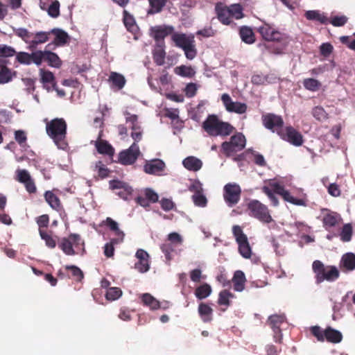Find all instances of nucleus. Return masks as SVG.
<instances>
[{
	"instance_id": "obj_1",
	"label": "nucleus",
	"mask_w": 355,
	"mask_h": 355,
	"mask_svg": "<svg viewBox=\"0 0 355 355\" xmlns=\"http://www.w3.org/2000/svg\"><path fill=\"white\" fill-rule=\"evenodd\" d=\"M202 127L210 136L225 137L230 135L234 128L229 123L224 122L215 114H210L202 123Z\"/></svg>"
},
{
	"instance_id": "obj_2",
	"label": "nucleus",
	"mask_w": 355,
	"mask_h": 355,
	"mask_svg": "<svg viewBox=\"0 0 355 355\" xmlns=\"http://www.w3.org/2000/svg\"><path fill=\"white\" fill-rule=\"evenodd\" d=\"M312 270L315 275L316 284H320L324 281L334 282L340 275L339 270L334 266H324L320 260H315L312 263Z\"/></svg>"
},
{
	"instance_id": "obj_3",
	"label": "nucleus",
	"mask_w": 355,
	"mask_h": 355,
	"mask_svg": "<svg viewBox=\"0 0 355 355\" xmlns=\"http://www.w3.org/2000/svg\"><path fill=\"white\" fill-rule=\"evenodd\" d=\"M310 331L319 342L327 341L330 343L337 344L340 343L343 338L340 331L330 326L327 327L324 329H322L318 325L312 326L310 328Z\"/></svg>"
},
{
	"instance_id": "obj_4",
	"label": "nucleus",
	"mask_w": 355,
	"mask_h": 355,
	"mask_svg": "<svg viewBox=\"0 0 355 355\" xmlns=\"http://www.w3.org/2000/svg\"><path fill=\"white\" fill-rule=\"evenodd\" d=\"M171 39L177 46L184 50L187 59L193 60L196 56L197 50L195 46L193 35H187L184 33H174Z\"/></svg>"
},
{
	"instance_id": "obj_5",
	"label": "nucleus",
	"mask_w": 355,
	"mask_h": 355,
	"mask_svg": "<svg viewBox=\"0 0 355 355\" xmlns=\"http://www.w3.org/2000/svg\"><path fill=\"white\" fill-rule=\"evenodd\" d=\"M46 132L52 138L54 142L61 148L59 143L62 141L66 135L67 125L62 119H55L47 123Z\"/></svg>"
},
{
	"instance_id": "obj_6",
	"label": "nucleus",
	"mask_w": 355,
	"mask_h": 355,
	"mask_svg": "<svg viewBox=\"0 0 355 355\" xmlns=\"http://www.w3.org/2000/svg\"><path fill=\"white\" fill-rule=\"evenodd\" d=\"M248 211L249 216L263 223H270L273 221L268 208L260 201H250L248 204Z\"/></svg>"
},
{
	"instance_id": "obj_7",
	"label": "nucleus",
	"mask_w": 355,
	"mask_h": 355,
	"mask_svg": "<svg viewBox=\"0 0 355 355\" xmlns=\"http://www.w3.org/2000/svg\"><path fill=\"white\" fill-rule=\"evenodd\" d=\"M245 137L242 133H236L232 136L229 141H224L221 144V149L227 157L243 150L245 146Z\"/></svg>"
},
{
	"instance_id": "obj_8",
	"label": "nucleus",
	"mask_w": 355,
	"mask_h": 355,
	"mask_svg": "<svg viewBox=\"0 0 355 355\" xmlns=\"http://www.w3.org/2000/svg\"><path fill=\"white\" fill-rule=\"evenodd\" d=\"M232 233L239 245V253L245 259L250 258L252 250L250 246L248 237L243 233L242 228L239 225H234L232 227Z\"/></svg>"
},
{
	"instance_id": "obj_9",
	"label": "nucleus",
	"mask_w": 355,
	"mask_h": 355,
	"mask_svg": "<svg viewBox=\"0 0 355 355\" xmlns=\"http://www.w3.org/2000/svg\"><path fill=\"white\" fill-rule=\"evenodd\" d=\"M84 245V241L78 234H71L67 238H62L58 243V247L67 255H75L76 253L73 249Z\"/></svg>"
},
{
	"instance_id": "obj_10",
	"label": "nucleus",
	"mask_w": 355,
	"mask_h": 355,
	"mask_svg": "<svg viewBox=\"0 0 355 355\" xmlns=\"http://www.w3.org/2000/svg\"><path fill=\"white\" fill-rule=\"evenodd\" d=\"M140 151L138 146L134 142L130 147L119 153V160L124 165H130L135 162Z\"/></svg>"
},
{
	"instance_id": "obj_11",
	"label": "nucleus",
	"mask_w": 355,
	"mask_h": 355,
	"mask_svg": "<svg viewBox=\"0 0 355 355\" xmlns=\"http://www.w3.org/2000/svg\"><path fill=\"white\" fill-rule=\"evenodd\" d=\"M42 51H36L32 53L19 52L16 54V60L20 64L29 65L33 62L37 66H40L42 64Z\"/></svg>"
},
{
	"instance_id": "obj_12",
	"label": "nucleus",
	"mask_w": 355,
	"mask_h": 355,
	"mask_svg": "<svg viewBox=\"0 0 355 355\" xmlns=\"http://www.w3.org/2000/svg\"><path fill=\"white\" fill-rule=\"evenodd\" d=\"M263 123L266 128L277 132L278 135L281 134L283 130L284 121L282 119L274 114H268L263 116Z\"/></svg>"
},
{
	"instance_id": "obj_13",
	"label": "nucleus",
	"mask_w": 355,
	"mask_h": 355,
	"mask_svg": "<svg viewBox=\"0 0 355 355\" xmlns=\"http://www.w3.org/2000/svg\"><path fill=\"white\" fill-rule=\"evenodd\" d=\"M221 100L228 112L243 114L247 110V105L245 103L232 101L231 97L227 94H223L221 96Z\"/></svg>"
},
{
	"instance_id": "obj_14",
	"label": "nucleus",
	"mask_w": 355,
	"mask_h": 355,
	"mask_svg": "<svg viewBox=\"0 0 355 355\" xmlns=\"http://www.w3.org/2000/svg\"><path fill=\"white\" fill-rule=\"evenodd\" d=\"M279 135L282 139L297 146H301L303 143L302 135L291 126L286 127L285 131L282 130Z\"/></svg>"
},
{
	"instance_id": "obj_15",
	"label": "nucleus",
	"mask_w": 355,
	"mask_h": 355,
	"mask_svg": "<svg viewBox=\"0 0 355 355\" xmlns=\"http://www.w3.org/2000/svg\"><path fill=\"white\" fill-rule=\"evenodd\" d=\"M137 262L135 263V268L139 272L144 273L150 269L149 254L144 250L139 249L135 254Z\"/></svg>"
},
{
	"instance_id": "obj_16",
	"label": "nucleus",
	"mask_w": 355,
	"mask_h": 355,
	"mask_svg": "<svg viewBox=\"0 0 355 355\" xmlns=\"http://www.w3.org/2000/svg\"><path fill=\"white\" fill-rule=\"evenodd\" d=\"M17 180L23 183L29 193H34L36 187L29 173L25 169H18L16 171Z\"/></svg>"
},
{
	"instance_id": "obj_17",
	"label": "nucleus",
	"mask_w": 355,
	"mask_h": 355,
	"mask_svg": "<svg viewBox=\"0 0 355 355\" xmlns=\"http://www.w3.org/2000/svg\"><path fill=\"white\" fill-rule=\"evenodd\" d=\"M264 192L268 194L269 198H272V191L282 196L284 200H295L293 198H291L289 193L286 191L284 187L276 182H272L270 183V187H264L263 188Z\"/></svg>"
},
{
	"instance_id": "obj_18",
	"label": "nucleus",
	"mask_w": 355,
	"mask_h": 355,
	"mask_svg": "<svg viewBox=\"0 0 355 355\" xmlns=\"http://www.w3.org/2000/svg\"><path fill=\"white\" fill-rule=\"evenodd\" d=\"M173 31L174 28L172 26H156L150 28V35L156 41H159L171 34Z\"/></svg>"
},
{
	"instance_id": "obj_19",
	"label": "nucleus",
	"mask_w": 355,
	"mask_h": 355,
	"mask_svg": "<svg viewBox=\"0 0 355 355\" xmlns=\"http://www.w3.org/2000/svg\"><path fill=\"white\" fill-rule=\"evenodd\" d=\"M165 167V163L162 159H155L146 162L144 166V170L148 174H157L162 172Z\"/></svg>"
},
{
	"instance_id": "obj_20",
	"label": "nucleus",
	"mask_w": 355,
	"mask_h": 355,
	"mask_svg": "<svg viewBox=\"0 0 355 355\" xmlns=\"http://www.w3.org/2000/svg\"><path fill=\"white\" fill-rule=\"evenodd\" d=\"M259 32L267 41H280L281 33L270 27L268 24H264L259 28Z\"/></svg>"
},
{
	"instance_id": "obj_21",
	"label": "nucleus",
	"mask_w": 355,
	"mask_h": 355,
	"mask_svg": "<svg viewBox=\"0 0 355 355\" xmlns=\"http://www.w3.org/2000/svg\"><path fill=\"white\" fill-rule=\"evenodd\" d=\"M7 63V60L0 58V84L9 83L16 74L6 66Z\"/></svg>"
},
{
	"instance_id": "obj_22",
	"label": "nucleus",
	"mask_w": 355,
	"mask_h": 355,
	"mask_svg": "<svg viewBox=\"0 0 355 355\" xmlns=\"http://www.w3.org/2000/svg\"><path fill=\"white\" fill-rule=\"evenodd\" d=\"M340 220L341 218L339 214L328 210L324 214L322 219L324 227L327 230H329L331 227H336Z\"/></svg>"
},
{
	"instance_id": "obj_23",
	"label": "nucleus",
	"mask_w": 355,
	"mask_h": 355,
	"mask_svg": "<svg viewBox=\"0 0 355 355\" xmlns=\"http://www.w3.org/2000/svg\"><path fill=\"white\" fill-rule=\"evenodd\" d=\"M241 188L235 183L227 184L224 187L225 200H238L241 194Z\"/></svg>"
},
{
	"instance_id": "obj_24",
	"label": "nucleus",
	"mask_w": 355,
	"mask_h": 355,
	"mask_svg": "<svg viewBox=\"0 0 355 355\" xmlns=\"http://www.w3.org/2000/svg\"><path fill=\"white\" fill-rule=\"evenodd\" d=\"M51 32L40 31L35 34L33 33L34 38L30 42V46H28L29 50H33L37 48V45L45 43L49 40V36Z\"/></svg>"
},
{
	"instance_id": "obj_25",
	"label": "nucleus",
	"mask_w": 355,
	"mask_h": 355,
	"mask_svg": "<svg viewBox=\"0 0 355 355\" xmlns=\"http://www.w3.org/2000/svg\"><path fill=\"white\" fill-rule=\"evenodd\" d=\"M216 11L218 19L225 25L231 23L230 13L227 6H223L221 3H217L216 6Z\"/></svg>"
},
{
	"instance_id": "obj_26",
	"label": "nucleus",
	"mask_w": 355,
	"mask_h": 355,
	"mask_svg": "<svg viewBox=\"0 0 355 355\" xmlns=\"http://www.w3.org/2000/svg\"><path fill=\"white\" fill-rule=\"evenodd\" d=\"M182 164L187 169L192 171H199L202 166V161L193 156H189L185 158Z\"/></svg>"
},
{
	"instance_id": "obj_27",
	"label": "nucleus",
	"mask_w": 355,
	"mask_h": 355,
	"mask_svg": "<svg viewBox=\"0 0 355 355\" xmlns=\"http://www.w3.org/2000/svg\"><path fill=\"white\" fill-rule=\"evenodd\" d=\"M245 281L246 279L244 272L241 270H236L232 279L234 291L239 292L242 291L244 289Z\"/></svg>"
},
{
	"instance_id": "obj_28",
	"label": "nucleus",
	"mask_w": 355,
	"mask_h": 355,
	"mask_svg": "<svg viewBox=\"0 0 355 355\" xmlns=\"http://www.w3.org/2000/svg\"><path fill=\"white\" fill-rule=\"evenodd\" d=\"M198 313L204 322H209L212 320L213 309L205 303H200L198 306Z\"/></svg>"
},
{
	"instance_id": "obj_29",
	"label": "nucleus",
	"mask_w": 355,
	"mask_h": 355,
	"mask_svg": "<svg viewBox=\"0 0 355 355\" xmlns=\"http://www.w3.org/2000/svg\"><path fill=\"white\" fill-rule=\"evenodd\" d=\"M42 61L46 60L48 61L49 65L56 68H59L61 66L62 62L57 54L50 51H42Z\"/></svg>"
},
{
	"instance_id": "obj_30",
	"label": "nucleus",
	"mask_w": 355,
	"mask_h": 355,
	"mask_svg": "<svg viewBox=\"0 0 355 355\" xmlns=\"http://www.w3.org/2000/svg\"><path fill=\"white\" fill-rule=\"evenodd\" d=\"M343 267L347 271L355 270V254L352 252L345 254L341 259Z\"/></svg>"
},
{
	"instance_id": "obj_31",
	"label": "nucleus",
	"mask_w": 355,
	"mask_h": 355,
	"mask_svg": "<svg viewBox=\"0 0 355 355\" xmlns=\"http://www.w3.org/2000/svg\"><path fill=\"white\" fill-rule=\"evenodd\" d=\"M108 81L112 83L113 87H116L118 89H121L126 82L125 77L116 72H111Z\"/></svg>"
},
{
	"instance_id": "obj_32",
	"label": "nucleus",
	"mask_w": 355,
	"mask_h": 355,
	"mask_svg": "<svg viewBox=\"0 0 355 355\" xmlns=\"http://www.w3.org/2000/svg\"><path fill=\"white\" fill-rule=\"evenodd\" d=\"M211 292V286L207 283H203L196 288L194 294L198 300H203L209 297Z\"/></svg>"
},
{
	"instance_id": "obj_33",
	"label": "nucleus",
	"mask_w": 355,
	"mask_h": 355,
	"mask_svg": "<svg viewBox=\"0 0 355 355\" xmlns=\"http://www.w3.org/2000/svg\"><path fill=\"white\" fill-rule=\"evenodd\" d=\"M144 305L148 306L151 310H157L160 307L159 302L149 293H144L141 296Z\"/></svg>"
},
{
	"instance_id": "obj_34",
	"label": "nucleus",
	"mask_w": 355,
	"mask_h": 355,
	"mask_svg": "<svg viewBox=\"0 0 355 355\" xmlns=\"http://www.w3.org/2000/svg\"><path fill=\"white\" fill-rule=\"evenodd\" d=\"M285 321V316L284 315H272L268 318V322L270 327L272 329L273 331H278L281 328V325Z\"/></svg>"
},
{
	"instance_id": "obj_35",
	"label": "nucleus",
	"mask_w": 355,
	"mask_h": 355,
	"mask_svg": "<svg viewBox=\"0 0 355 355\" xmlns=\"http://www.w3.org/2000/svg\"><path fill=\"white\" fill-rule=\"evenodd\" d=\"M353 235V227L351 223L345 224L339 234L340 241L347 243L352 240Z\"/></svg>"
},
{
	"instance_id": "obj_36",
	"label": "nucleus",
	"mask_w": 355,
	"mask_h": 355,
	"mask_svg": "<svg viewBox=\"0 0 355 355\" xmlns=\"http://www.w3.org/2000/svg\"><path fill=\"white\" fill-rule=\"evenodd\" d=\"M153 59L155 62L162 66L164 64L166 53L162 45H157L153 52Z\"/></svg>"
},
{
	"instance_id": "obj_37",
	"label": "nucleus",
	"mask_w": 355,
	"mask_h": 355,
	"mask_svg": "<svg viewBox=\"0 0 355 355\" xmlns=\"http://www.w3.org/2000/svg\"><path fill=\"white\" fill-rule=\"evenodd\" d=\"M50 32L51 33H53L55 35L54 40L55 44L63 45L67 42L69 36L67 33L63 30L59 28H53Z\"/></svg>"
},
{
	"instance_id": "obj_38",
	"label": "nucleus",
	"mask_w": 355,
	"mask_h": 355,
	"mask_svg": "<svg viewBox=\"0 0 355 355\" xmlns=\"http://www.w3.org/2000/svg\"><path fill=\"white\" fill-rule=\"evenodd\" d=\"M240 35L242 40L247 44H252L255 41L254 33L249 27H242L240 30Z\"/></svg>"
},
{
	"instance_id": "obj_39",
	"label": "nucleus",
	"mask_w": 355,
	"mask_h": 355,
	"mask_svg": "<svg viewBox=\"0 0 355 355\" xmlns=\"http://www.w3.org/2000/svg\"><path fill=\"white\" fill-rule=\"evenodd\" d=\"M123 241L122 239H112L109 243H107L104 246V254L107 258L112 257L114 252V245L121 243Z\"/></svg>"
},
{
	"instance_id": "obj_40",
	"label": "nucleus",
	"mask_w": 355,
	"mask_h": 355,
	"mask_svg": "<svg viewBox=\"0 0 355 355\" xmlns=\"http://www.w3.org/2000/svg\"><path fill=\"white\" fill-rule=\"evenodd\" d=\"M305 16L309 20H315L320 21L321 24H326L328 21L326 16L320 13L318 10H309L305 13Z\"/></svg>"
},
{
	"instance_id": "obj_41",
	"label": "nucleus",
	"mask_w": 355,
	"mask_h": 355,
	"mask_svg": "<svg viewBox=\"0 0 355 355\" xmlns=\"http://www.w3.org/2000/svg\"><path fill=\"white\" fill-rule=\"evenodd\" d=\"M105 225L110 228L111 231H113L116 236V239L124 238V233L119 228L118 223L112 220L111 218L107 217L105 220Z\"/></svg>"
},
{
	"instance_id": "obj_42",
	"label": "nucleus",
	"mask_w": 355,
	"mask_h": 355,
	"mask_svg": "<svg viewBox=\"0 0 355 355\" xmlns=\"http://www.w3.org/2000/svg\"><path fill=\"white\" fill-rule=\"evenodd\" d=\"M234 295L227 290H223L219 293L218 304L220 306H229L230 305V298H232Z\"/></svg>"
},
{
	"instance_id": "obj_43",
	"label": "nucleus",
	"mask_w": 355,
	"mask_h": 355,
	"mask_svg": "<svg viewBox=\"0 0 355 355\" xmlns=\"http://www.w3.org/2000/svg\"><path fill=\"white\" fill-rule=\"evenodd\" d=\"M14 33L16 35L21 38L27 44L30 46L31 38L33 36V33L29 32L26 28H14Z\"/></svg>"
},
{
	"instance_id": "obj_44",
	"label": "nucleus",
	"mask_w": 355,
	"mask_h": 355,
	"mask_svg": "<svg viewBox=\"0 0 355 355\" xmlns=\"http://www.w3.org/2000/svg\"><path fill=\"white\" fill-rule=\"evenodd\" d=\"M96 147L97 148L98 152L101 154H106L111 155L114 153L112 147L106 141H96Z\"/></svg>"
},
{
	"instance_id": "obj_45",
	"label": "nucleus",
	"mask_w": 355,
	"mask_h": 355,
	"mask_svg": "<svg viewBox=\"0 0 355 355\" xmlns=\"http://www.w3.org/2000/svg\"><path fill=\"white\" fill-rule=\"evenodd\" d=\"M151 9L148 11V14H155L159 12L165 6L167 0H148Z\"/></svg>"
},
{
	"instance_id": "obj_46",
	"label": "nucleus",
	"mask_w": 355,
	"mask_h": 355,
	"mask_svg": "<svg viewBox=\"0 0 355 355\" xmlns=\"http://www.w3.org/2000/svg\"><path fill=\"white\" fill-rule=\"evenodd\" d=\"M175 73L184 77H192L195 74V71L191 67L182 65L175 68Z\"/></svg>"
},
{
	"instance_id": "obj_47",
	"label": "nucleus",
	"mask_w": 355,
	"mask_h": 355,
	"mask_svg": "<svg viewBox=\"0 0 355 355\" xmlns=\"http://www.w3.org/2000/svg\"><path fill=\"white\" fill-rule=\"evenodd\" d=\"M122 295L121 290L118 287L110 288L105 294V297L109 301H114L119 299Z\"/></svg>"
},
{
	"instance_id": "obj_48",
	"label": "nucleus",
	"mask_w": 355,
	"mask_h": 355,
	"mask_svg": "<svg viewBox=\"0 0 355 355\" xmlns=\"http://www.w3.org/2000/svg\"><path fill=\"white\" fill-rule=\"evenodd\" d=\"M230 13V16L236 19L243 17V8L240 4H232L227 7Z\"/></svg>"
},
{
	"instance_id": "obj_49",
	"label": "nucleus",
	"mask_w": 355,
	"mask_h": 355,
	"mask_svg": "<svg viewBox=\"0 0 355 355\" xmlns=\"http://www.w3.org/2000/svg\"><path fill=\"white\" fill-rule=\"evenodd\" d=\"M40 235L45 241L46 245L50 248H54L56 245L55 240L46 231L40 230Z\"/></svg>"
},
{
	"instance_id": "obj_50",
	"label": "nucleus",
	"mask_w": 355,
	"mask_h": 355,
	"mask_svg": "<svg viewBox=\"0 0 355 355\" xmlns=\"http://www.w3.org/2000/svg\"><path fill=\"white\" fill-rule=\"evenodd\" d=\"M66 270H70L71 272V276L78 282H80L83 277L84 275L83 271L76 266H66Z\"/></svg>"
},
{
	"instance_id": "obj_51",
	"label": "nucleus",
	"mask_w": 355,
	"mask_h": 355,
	"mask_svg": "<svg viewBox=\"0 0 355 355\" xmlns=\"http://www.w3.org/2000/svg\"><path fill=\"white\" fill-rule=\"evenodd\" d=\"M48 14L53 18L60 15V3L58 1H53L47 9Z\"/></svg>"
},
{
	"instance_id": "obj_52",
	"label": "nucleus",
	"mask_w": 355,
	"mask_h": 355,
	"mask_svg": "<svg viewBox=\"0 0 355 355\" xmlns=\"http://www.w3.org/2000/svg\"><path fill=\"white\" fill-rule=\"evenodd\" d=\"M304 86L309 90L317 91L320 86V83L316 79L308 78L304 80Z\"/></svg>"
},
{
	"instance_id": "obj_53",
	"label": "nucleus",
	"mask_w": 355,
	"mask_h": 355,
	"mask_svg": "<svg viewBox=\"0 0 355 355\" xmlns=\"http://www.w3.org/2000/svg\"><path fill=\"white\" fill-rule=\"evenodd\" d=\"M15 54L16 51L14 48L5 44H0V57H12Z\"/></svg>"
},
{
	"instance_id": "obj_54",
	"label": "nucleus",
	"mask_w": 355,
	"mask_h": 355,
	"mask_svg": "<svg viewBox=\"0 0 355 355\" xmlns=\"http://www.w3.org/2000/svg\"><path fill=\"white\" fill-rule=\"evenodd\" d=\"M174 245H175L168 241L160 246L162 251L165 254L166 259L168 260H171V252L174 251Z\"/></svg>"
},
{
	"instance_id": "obj_55",
	"label": "nucleus",
	"mask_w": 355,
	"mask_h": 355,
	"mask_svg": "<svg viewBox=\"0 0 355 355\" xmlns=\"http://www.w3.org/2000/svg\"><path fill=\"white\" fill-rule=\"evenodd\" d=\"M190 189L191 190L195 191V193L192 196V200H206V197L202 193L201 185L200 184H193Z\"/></svg>"
},
{
	"instance_id": "obj_56",
	"label": "nucleus",
	"mask_w": 355,
	"mask_h": 355,
	"mask_svg": "<svg viewBox=\"0 0 355 355\" xmlns=\"http://www.w3.org/2000/svg\"><path fill=\"white\" fill-rule=\"evenodd\" d=\"M313 115L316 119L319 121H323L327 118V114L326 113L324 108L319 106L315 107L313 110Z\"/></svg>"
},
{
	"instance_id": "obj_57",
	"label": "nucleus",
	"mask_w": 355,
	"mask_h": 355,
	"mask_svg": "<svg viewBox=\"0 0 355 355\" xmlns=\"http://www.w3.org/2000/svg\"><path fill=\"white\" fill-rule=\"evenodd\" d=\"M41 80L44 84L46 83H55L54 76L51 71H46L40 69Z\"/></svg>"
},
{
	"instance_id": "obj_58",
	"label": "nucleus",
	"mask_w": 355,
	"mask_h": 355,
	"mask_svg": "<svg viewBox=\"0 0 355 355\" xmlns=\"http://www.w3.org/2000/svg\"><path fill=\"white\" fill-rule=\"evenodd\" d=\"M205 275H202V270L200 269L196 268L190 272V278L193 282L198 283L200 282L201 279H205Z\"/></svg>"
},
{
	"instance_id": "obj_59",
	"label": "nucleus",
	"mask_w": 355,
	"mask_h": 355,
	"mask_svg": "<svg viewBox=\"0 0 355 355\" xmlns=\"http://www.w3.org/2000/svg\"><path fill=\"white\" fill-rule=\"evenodd\" d=\"M96 168L98 170V175L102 178L108 176L110 171L107 168L102 162L99 161L96 164Z\"/></svg>"
},
{
	"instance_id": "obj_60",
	"label": "nucleus",
	"mask_w": 355,
	"mask_h": 355,
	"mask_svg": "<svg viewBox=\"0 0 355 355\" xmlns=\"http://www.w3.org/2000/svg\"><path fill=\"white\" fill-rule=\"evenodd\" d=\"M168 241L173 245H181L182 243V236L177 232H172L168 235Z\"/></svg>"
},
{
	"instance_id": "obj_61",
	"label": "nucleus",
	"mask_w": 355,
	"mask_h": 355,
	"mask_svg": "<svg viewBox=\"0 0 355 355\" xmlns=\"http://www.w3.org/2000/svg\"><path fill=\"white\" fill-rule=\"evenodd\" d=\"M132 132L131 133V137L135 140V141H139L141 139L142 131L141 130V127L139 125H132Z\"/></svg>"
},
{
	"instance_id": "obj_62",
	"label": "nucleus",
	"mask_w": 355,
	"mask_h": 355,
	"mask_svg": "<svg viewBox=\"0 0 355 355\" xmlns=\"http://www.w3.org/2000/svg\"><path fill=\"white\" fill-rule=\"evenodd\" d=\"M49 223V216L46 214H44L40 216L37 219V223L39 225V230H42L43 227H47Z\"/></svg>"
},
{
	"instance_id": "obj_63",
	"label": "nucleus",
	"mask_w": 355,
	"mask_h": 355,
	"mask_svg": "<svg viewBox=\"0 0 355 355\" xmlns=\"http://www.w3.org/2000/svg\"><path fill=\"white\" fill-rule=\"evenodd\" d=\"M132 191V188L126 184L124 188L118 191L117 194L123 200H127L129 196L131 194Z\"/></svg>"
},
{
	"instance_id": "obj_64",
	"label": "nucleus",
	"mask_w": 355,
	"mask_h": 355,
	"mask_svg": "<svg viewBox=\"0 0 355 355\" xmlns=\"http://www.w3.org/2000/svg\"><path fill=\"white\" fill-rule=\"evenodd\" d=\"M333 51V46L329 43H324L320 46V53L322 55L327 57Z\"/></svg>"
}]
</instances>
